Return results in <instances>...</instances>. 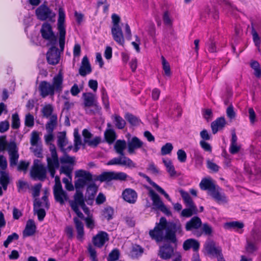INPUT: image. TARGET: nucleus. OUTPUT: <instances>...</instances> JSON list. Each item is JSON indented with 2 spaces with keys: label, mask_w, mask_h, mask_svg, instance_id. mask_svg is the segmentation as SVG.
Instances as JSON below:
<instances>
[{
  "label": "nucleus",
  "mask_w": 261,
  "mask_h": 261,
  "mask_svg": "<svg viewBox=\"0 0 261 261\" xmlns=\"http://www.w3.org/2000/svg\"><path fill=\"white\" fill-rule=\"evenodd\" d=\"M63 87V76L59 72L54 76L51 83L46 81L40 82L38 86V91L42 98H45L48 96L53 97L55 93L61 94Z\"/></svg>",
  "instance_id": "1"
},
{
  "label": "nucleus",
  "mask_w": 261,
  "mask_h": 261,
  "mask_svg": "<svg viewBox=\"0 0 261 261\" xmlns=\"http://www.w3.org/2000/svg\"><path fill=\"white\" fill-rule=\"evenodd\" d=\"M57 30L59 34V43L61 51H63L65 45L66 27L65 13L62 7H60L58 11L57 21Z\"/></svg>",
  "instance_id": "2"
},
{
  "label": "nucleus",
  "mask_w": 261,
  "mask_h": 261,
  "mask_svg": "<svg viewBox=\"0 0 261 261\" xmlns=\"http://www.w3.org/2000/svg\"><path fill=\"white\" fill-rule=\"evenodd\" d=\"M204 248L206 254L212 257H215L217 261H225L221 246L217 245L212 240H208L204 245Z\"/></svg>",
  "instance_id": "3"
},
{
  "label": "nucleus",
  "mask_w": 261,
  "mask_h": 261,
  "mask_svg": "<svg viewBox=\"0 0 261 261\" xmlns=\"http://www.w3.org/2000/svg\"><path fill=\"white\" fill-rule=\"evenodd\" d=\"M176 233L182 236L183 231L181 224L178 223H170L166 228V233L164 237L165 240L171 243L176 244L177 242Z\"/></svg>",
  "instance_id": "4"
},
{
  "label": "nucleus",
  "mask_w": 261,
  "mask_h": 261,
  "mask_svg": "<svg viewBox=\"0 0 261 261\" xmlns=\"http://www.w3.org/2000/svg\"><path fill=\"white\" fill-rule=\"evenodd\" d=\"M130 178L127 174L123 172L108 171L102 172L97 177L96 180L101 182H109L113 180L125 181Z\"/></svg>",
  "instance_id": "5"
},
{
  "label": "nucleus",
  "mask_w": 261,
  "mask_h": 261,
  "mask_svg": "<svg viewBox=\"0 0 261 261\" xmlns=\"http://www.w3.org/2000/svg\"><path fill=\"white\" fill-rule=\"evenodd\" d=\"M37 18L41 21L48 20L51 22L55 21L56 13L46 4H42L35 10Z\"/></svg>",
  "instance_id": "6"
},
{
  "label": "nucleus",
  "mask_w": 261,
  "mask_h": 261,
  "mask_svg": "<svg viewBox=\"0 0 261 261\" xmlns=\"http://www.w3.org/2000/svg\"><path fill=\"white\" fill-rule=\"evenodd\" d=\"M51 156H47L46 159L47 167L48 172L52 178H54L56 171L60 167V162L56 148L53 145L50 147Z\"/></svg>",
  "instance_id": "7"
},
{
  "label": "nucleus",
  "mask_w": 261,
  "mask_h": 261,
  "mask_svg": "<svg viewBox=\"0 0 261 261\" xmlns=\"http://www.w3.org/2000/svg\"><path fill=\"white\" fill-rule=\"evenodd\" d=\"M167 220L165 217H161L159 223H156L154 229L149 231V234L152 239L156 242H161L164 239V231L167 226Z\"/></svg>",
  "instance_id": "8"
},
{
  "label": "nucleus",
  "mask_w": 261,
  "mask_h": 261,
  "mask_svg": "<svg viewBox=\"0 0 261 261\" xmlns=\"http://www.w3.org/2000/svg\"><path fill=\"white\" fill-rule=\"evenodd\" d=\"M149 195L152 201L153 208L160 210L167 216L172 215L171 211L164 204L161 198L153 190L149 191Z\"/></svg>",
  "instance_id": "9"
},
{
  "label": "nucleus",
  "mask_w": 261,
  "mask_h": 261,
  "mask_svg": "<svg viewBox=\"0 0 261 261\" xmlns=\"http://www.w3.org/2000/svg\"><path fill=\"white\" fill-rule=\"evenodd\" d=\"M42 37L48 41L50 44L55 45L57 42V36L54 33L52 27L48 22H44L42 24L40 29Z\"/></svg>",
  "instance_id": "10"
},
{
  "label": "nucleus",
  "mask_w": 261,
  "mask_h": 261,
  "mask_svg": "<svg viewBox=\"0 0 261 261\" xmlns=\"http://www.w3.org/2000/svg\"><path fill=\"white\" fill-rule=\"evenodd\" d=\"M201 225L202 222L200 218L197 216H194L187 222L185 229L187 231H192L193 234L195 236L200 237L202 236V232L198 229L201 227Z\"/></svg>",
  "instance_id": "11"
},
{
  "label": "nucleus",
  "mask_w": 261,
  "mask_h": 261,
  "mask_svg": "<svg viewBox=\"0 0 261 261\" xmlns=\"http://www.w3.org/2000/svg\"><path fill=\"white\" fill-rule=\"evenodd\" d=\"M38 160H35L34 166L31 171V174L33 178L43 181L46 177V169L42 164L39 163Z\"/></svg>",
  "instance_id": "12"
},
{
  "label": "nucleus",
  "mask_w": 261,
  "mask_h": 261,
  "mask_svg": "<svg viewBox=\"0 0 261 261\" xmlns=\"http://www.w3.org/2000/svg\"><path fill=\"white\" fill-rule=\"evenodd\" d=\"M108 165H120L127 168H133L136 167V164L129 158L125 155H120L109 161Z\"/></svg>",
  "instance_id": "13"
},
{
  "label": "nucleus",
  "mask_w": 261,
  "mask_h": 261,
  "mask_svg": "<svg viewBox=\"0 0 261 261\" xmlns=\"http://www.w3.org/2000/svg\"><path fill=\"white\" fill-rule=\"evenodd\" d=\"M209 196L219 204H227L228 202V197L219 186L209 194Z\"/></svg>",
  "instance_id": "14"
},
{
  "label": "nucleus",
  "mask_w": 261,
  "mask_h": 261,
  "mask_svg": "<svg viewBox=\"0 0 261 261\" xmlns=\"http://www.w3.org/2000/svg\"><path fill=\"white\" fill-rule=\"evenodd\" d=\"M174 248L170 244H166L160 247L159 256L163 259L167 260L171 258L173 255L176 256V253Z\"/></svg>",
  "instance_id": "15"
},
{
  "label": "nucleus",
  "mask_w": 261,
  "mask_h": 261,
  "mask_svg": "<svg viewBox=\"0 0 261 261\" xmlns=\"http://www.w3.org/2000/svg\"><path fill=\"white\" fill-rule=\"evenodd\" d=\"M47 61L48 64L53 65L57 64L60 61V53L55 46L50 47L46 54Z\"/></svg>",
  "instance_id": "16"
},
{
  "label": "nucleus",
  "mask_w": 261,
  "mask_h": 261,
  "mask_svg": "<svg viewBox=\"0 0 261 261\" xmlns=\"http://www.w3.org/2000/svg\"><path fill=\"white\" fill-rule=\"evenodd\" d=\"M109 240V237L107 232L100 231L93 237L92 241L94 246L100 248L104 246Z\"/></svg>",
  "instance_id": "17"
},
{
  "label": "nucleus",
  "mask_w": 261,
  "mask_h": 261,
  "mask_svg": "<svg viewBox=\"0 0 261 261\" xmlns=\"http://www.w3.org/2000/svg\"><path fill=\"white\" fill-rule=\"evenodd\" d=\"M55 200L61 205L65 204V202L69 201L68 195L62 188L53 189Z\"/></svg>",
  "instance_id": "18"
},
{
  "label": "nucleus",
  "mask_w": 261,
  "mask_h": 261,
  "mask_svg": "<svg viewBox=\"0 0 261 261\" xmlns=\"http://www.w3.org/2000/svg\"><path fill=\"white\" fill-rule=\"evenodd\" d=\"M122 197L124 201L129 203L134 204L137 201L138 195L134 190L127 188L122 192Z\"/></svg>",
  "instance_id": "19"
},
{
  "label": "nucleus",
  "mask_w": 261,
  "mask_h": 261,
  "mask_svg": "<svg viewBox=\"0 0 261 261\" xmlns=\"http://www.w3.org/2000/svg\"><path fill=\"white\" fill-rule=\"evenodd\" d=\"M218 185L215 184L211 178H204L199 184L200 189L202 190L207 191L208 195Z\"/></svg>",
  "instance_id": "20"
},
{
  "label": "nucleus",
  "mask_w": 261,
  "mask_h": 261,
  "mask_svg": "<svg viewBox=\"0 0 261 261\" xmlns=\"http://www.w3.org/2000/svg\"><path fill=\"white\" fill-rule=\"evenodd\" d=\"M92 72V68L88 57L84 56L82 59L79 73L82 76H85Z\"/></svg>",
  "instance_id": "21"
},
{
  "label": "nucleus",
  "mask_w": 261,
  "mask_h": 261,
  "mask_svg": "<svg viewBox=\"0 0 261 261\" xmlns=\"http://www.w3.org/2000/svg\"><path fill=\"white\" fill-rule=\"evenodd\" d=\"M73 222L76 231V238L79 241L82 242L85 239L84 224L77 217L73 218Z\"/></svg>",
  "instance_id": "22"
},
{
  "label": "nucleus",
  "mask_w": 261,
  "mask_h": 261,
  "mask_svg": "<svg viewBox=\"0 0 261 261\" xmlns=\"http://www.w3.org/2000/svg\"><path fill=\"white\" fill-rule=\"evenodd\" d=\"M84 106L85 107L96 106L97 105V97L95 95L91 92L84 93Z\"/></svg>",
  "instance_id": "23"
},
{
  "label": "nucleus",
  "mask_w": 261,
  "mask_h": 261,
  "mask_svg": "<svg viewBox=\"0 0 261 261\" xmlns=\"http://www.w3.org/2000/svg\"><path fill=\"white\" fill-rule=\"evenodd\" d=\"M143 145V142L138 137H133L132 139L127 142V151L129 154L134 153L135 149L140 148Z\"/></svg>",
  "instance_id": "24"
},
{
  "label": "nucleus",
  "mask_w": 261,
  "mask_h": 261,
  "mask_svg": "<svg viewBox=\"0 0 261 261\" xmlns=\"http://www.w3.org/2000/svg\"><path fill=\"white\" fill-rule=\"evenodd\" d=\"M139 174L140 176L145 178L146 181L153 188H154L159 193L163 194L168 200L171 201V198L169 195L164 191L163 189L158 185L156 183L153 182L148 176L141 172H140Z\"/></svg>",
  "instance_id": "25"
},
{
  "label": "nucleus",
  "mask_w": 261,
  "mask_h": 261,
  "mask_svg": "<svg viewBox=\"0 0 261 261\" xmlns=\"http://www.w3.org/2000/svg\"><path fill=\"white\" fill-rule=\"evenodd\" d=\"M111 32L114 40L119 44L123 45L124 43V39L121 27H112Z\"/></svg>",
  "instance_id": "26"
},
{
  "label": "nucleus",
  "mask_w": 261,
  "mask_h": 261,
  "mask_svg": "<svg viewBox=\"0 0 261 261\" xmlns=\"http://www.w3.org/2000/svg\"><path fill=\"white\" fill-rule=\"evenodd\" d=\"M36 229V226L34 221L32 219H29L26 224L25 229L23 231V237L24 238L33 236Z\"/></svg>",
  "instance_id": "27"
},
{
  "label": "nucleus",
  "mask_w": 261,
  "mask_h": 261,
  "mask_svg": "<svg viewBox=\"0 0 261 261\" xmlns=\"http://www.w3.org/2000/svg\"><path fill=\"white\" fill-rule=\"evenodd\" d=\"M69 202L71 207H73V206L79 207V206H81L82 205H84L85 200L83 193L76 190L74 195V200H69Z\"/></svg>",
  "instance_id": "28"
},
{
  "label": "nucleus",
  "mask_w": 261,
  "mask_h": 261,
  "mask_svg": "<svg viewBox=\"0 0 261 261\" xmlns=\"http://www.w3.org/2000/svg\"><path fill=\"white\" fill-rule=\"evenodd\" d=\"M226 124V121L223 117L217 118L211 123L213 133L216 134L219 130L222 129Z\"/></svg>",
  "instance_id": "29"
},
{
  "label": "nucleus",
  "mask_w": 261,
  "mask_h": 261,
  "mask_svg": "<svg viewBox=\"0 0 261 261\" xmlns=\"http://www.w3.org/2000/svg\"><path fill=\"white\" fill-rule=\"evenodd\" d=\"M199 242L194 239H187L183 243V249L185 251L192 248L194 251H196L199 249Z\"/></svg>",
  "instance_id": "30"
},
{
  "label": "nucleus",
  "mask_w": 261,
  "mask_h": 261,
  "mask_svg": "<svg viewBox=\"0 0 261 261\" xmlns=\"http://www.w3.org/2000/svg\"><path fill=\"white\" fill-rule=\"evenodd\" d=\"M107 128L104 134L106 141L110 144H112L116 139V134L114 129L111 128L112 125L110 123H107Z\"/></svg>",
  "instance_id": "31"
},
{
  "label": "nucleus",
  "mask_w": 261,
  "mask_h": 261,
  "mask_svg": "<svg viewBox=\"0 0 261 261\" xmlns=\"http://www.w3.org/2000/svg\"><path fill=\"white\" fill-rule=\"evenodd\" d=\"M126 147V143L124 140H117L114 146L115 152L120 155H124V151Z\"/></svg>",
  "instance_id": "32"
},
{
  "label": "nucleus",
  "mask_w": 261,
  "mask_h": 261,
  "mask_svg": "<svg viewBox=\"0 0 261 261\" xmlns=\"http://www.w3.org/2000/svg\"><path fill=\"white\" fill-rule=\"evenodd\" d=\"M111 118L113 122L115 124L116 128L119 129H122L124 128L126 125L125 120L118 114H114L112 115Z\"/></svg>",
  "instance_id": "33"
},
{
  "label": "nucleus",
  "mask_w": 261,
  "mask_h": 261,
  "mask_svg": "<svg viewBox=\"0 0 261 261\" xmlns=\"http://www.w3.org/2000/svg\"><path fill=\"white\" fill-rule=\"evenodd\" d=\"M57 125V116L53 114L49 118V120L47 122L45 127L47 133H53L54 130Z\"/></svg>",
  "instance_id": "34"
},
{
  "label": "nucleus",
  "mask_w": 261,
  "mask_h": 261,
  "mask_svg": "<svg viewBox=\"0 0 261 261\" xmlns=\"http://www.w3.org/2000/svg\"><path fill=\"white\" fill-rule=\"evenodd\" d=\"M144 249L140 246L135 244L132 247L129 255L132 258H137L143 253Z\"/></svg>",
  "instance_id": "35"
},
{
  "label": "nucleus",
  "mask_w": 261,
  "mask_h": 261,
  "mask_svg": "<svg viewBox=\"0 0 261 261\" xmlns=\"http://www.w3.org/2000/svg\"><path fill=\"white\" fill-rule=\"evenodd\" d=\"M163 162L166 168L167 171L171 177L174 176L176 174L175 168L173 165L172 161L170 159H163Z\"/></svg>",
  "instance_id": "36"
},
{
  "label": "nucleus",
  "mask_w": 261,
  "mask_h": 261,
  "mask_svg": "<svg viewBox=\"0 0 261 261\" xmlns=\"http://www.w3.org/2000/svg\"><path fill=\"white\" fill-rule=\"evenodd\" d=\"M9 180L10 178L8 173L5 171H0V184L4 190L7 189Z\"/></svg>",
  "instance_id": "37"
},
{
  "label": "nucleus",
  "mask_w": 261,
  "mask_h": 261,
  "mask_svg": "<svg viewBox=\"0 0 261 261\" xmlns=\"http://www.w3.org/2000/svg\"><path fill=\"white\" fill-rule=\"evenodd\" d=\"M179 193L188 207L196 206L188 192L184 191L183 190H180Z\"/></svg>",
  "instance_id": "38"
},
{
  "label": "nucleus",
  "mask_w": 261,
  "mask_h": 261,
  "mask_svg": "<svg viewBox=\"0 0 261 261\" xmlns=\"http://www.w3.org/2000/svg\"><path fill=\"white\" fill-rule=\"evenodd\" d=\"M77 176L82 178L86 183L92 180V174L84 170H80L76 172Z\"/></svg>",
  "instance_id": "39"
},
{
  "label": "nucleus",
  "mask_w": 261,
  "mask_h": 261,
  "mask_svg": "<svg viewBox=\"0 0 261 261\" xmlns=\"http://www.w3.org/2000/svg\"><path fill=\"white\" fill-rule=\"evenodd\" d=\"M198 210L196 206L188 207V208L184 209L181 212V216L184 217H190L194 214H196Z\"/></svg>",
  "instance_id": "40"
},
{
  "label": "nucleus",
  "mask_w": 261,
  "mask_h": 261,
  "mask_svg": "<svg viewBox=\"0 0 261 261\" xmlns=\"http://www.w3.org/2000/svg\"><path fill=\"white\" fill-rule=\"evenodd\" d=\"M60 161L62 164H68L73 165L75 162V158L74 156H70L67 153H64V155L60 157Z\"/></svg>",
  "instance_id": "41"
},
{
  "label": "nucleus",
  "mask_w": 261,
  "mask_h": 261,
  "mask_svg": "<svg viewBox=\"0 0 261 261\" xmlns=\"http://www.w3.org/2000/svg\"><path fill=\"white\" fill-rule=\"evenodd\" d=\"M251 67L254 70V74L258 78L261 76V68L259 63L256 61H252L250 63Z\"/></svg>",
  "instance_id": "42"
},
{
  "label": "nucleus",
  "mask_w": 261,
  "mask_h": 261,
  "mask_svg": "<svg viewBox=\"0 0 261 261\" xmlns=\"http://www.w3.org/2000/svg\"><path fill=\"white\" fill-rule=\"evenodd\" d=\"M113 215L114 210L111 206L106 207L102 211V216L108 221L113 219Z\"/></svg>",
  "instance_id": "43"
},
{
  "label": "nucleus",
  "mask_w": 261,
  "mask_h": 261,
  "mask_svg": "<svg viewBox=\"0 0 261 261\" xmlns=\"http://www.w3.org/2000/svg\"><path fill=\"white\" fill-rule=\"evenodd\" d=\"M40 142V138L39 137V134L37 131H33L31 133V137L30 139V143L32 146L39 145Z\"/></svg>",
  "instance_id": "44"
},
{
  "label": "nucleus",
  "mask_w": 261,
  "mask_h": 261,
  "mask_svg": "<svg viewBox=\"0 0 261 261\" xmlns=\"http://www.w3.org/2000/svg\"><path fill=\"white\" fill-rule=\"evenodd\" d=\"M244 226L243 223L239 221H232L225 224V227L229 229H241Z\"/></svg>",
  "instance_id": "45"
},
{
  "label": "nucleus",
  "mask_w": 261,
  "mask_h": 261,
  "mask_svg": "<svg viewBox=\"0 0 261 261\" xmlns=\"http://www.w3.org/2000/svg\"><path fill=\"white\" fill-rule=\"evenodd\" d=\"M57 143L61 150H64V147L67 144V140L66 138L65 133H63L58 137Z\"/></svg>",
  "instance_id": "46"
},
{
  "label": "nucleus",
  "mask_w": 261,
  "mask_h": 261,
  "mask_svg": "<svg viewBox=\"0 0 261 261\" xmlns=\"http://www.w3.org/2000/svg\"><path fill=\"white\" fill-rule=\"evenodd\" d=\"M125 118L132 125H138L140 123V120L136 116L131 114H126Z\"/></svg>",
  "instance_id": "47"
},
{
  "label": "nucleus",
  "mask_w": 261,
  "mask_h": 261,
  "mask_svg": "<svg viewBox=\"0 0 261 261\" xmlns=\"http://www.w3.org/2000/svg\"><path fill=\"white\" fill-rule=\"evenodd\" d=\"M53 112V107L51 105H45L42 110V112L43 114V116L44 117L48 118L49 117H51L52 116Z\"/></svg>",
  "instance_id": "48"
},
{
  "label": "nucleus",
  "mask_w": 261,
  "mask_h": 261,
  "mask_svg": "<svg viewBox=\"0 0 261 261\" xmlns=\"http://www.w3.org/2000/svg\"><path fill=\"white\" fill-rule=\"evenodd\" d=\"M173 147L171 143H167L163 145L161 150V154L165 155L170 154L173 150Z\"/></svg>",
  "instance_id": "49"
},
{
  "label": "nucleus",
  "mask_w": 261,
  "mask_h": 261,
  "mask_svg": "<svg viewBox=\"0 0 261 261\" xmlns=\"http://www.w3.org/2000/svg\"><path fill=\"white\" fill-rule=\"evenodd\" d=\"M162 65L165 74L168 77H170L171 72L170 65L163 57H162Z\"/></svg>",
  "instance_id": "50"
},
{
  "label": "nucleus",
  "mask_w": 261,
  "mask_h": 261,
  "mask_svg": "<svg viewBox=\"0 0 261 261\" xmlns=\"http://www.w3.org/2000/svg\"><path fill=\"white\" fill-rule=\"evenodd\" d=\"M120 252L118 249H113L109 254L108 261H117L118 260Z\"/></svg>",
  "instance_id": "51"
},
{
  "label": "nucleus",
  "mask_w": 261,
  "mask_h": 261,
  "mask_svg": "<svg viewBox=\"0 0 261 261\" xmlns=\"http://www.w3.org/2000/svg\"><path fill=\"white\" fill-rule=\"evenodd\" d=\"M11 126L13 129H18L20 126V119L16 113L12 114Z\"/></svg>",
  "instance_id": "52"
},
{
  "label": "nucleus",
  "mask_w": 261,
  "mask_h": 261,
  "mask_svg": "<svg viewBox=\"0 0 261 261\" xmlns=\"http://www.w3.org/2000/svg\"><path fill=\"white\" fill-rule=\"evenodd\" d=\"M193 158L195 160V164L197 166H202L203 162V157L199 151L197 150L194 151Z\"/></svg>",
  "instance_id": "53"
},
{
  "label": "nucleus",
  "mask_w": 261,
  "mask_h": 261,
  "mask_svg": "<svg viewBox=\"0 0 261 261\" xmlns=\"http://www.w3.org/2000/svg\"><path fill=\"white\" fill-rule=\"evenodd\" d=\"M201 232L202 234H204L206 236H211L213 233V228L212 226L208 223H205L202 224L201 225Z\"/></svg>",
  "instance_id": "54"
},
{
  "label": "nucleus",
  "mask_w": 261,
  "mask_h": 261,
  "mask_svg": "<svg viewBox=\"0 0 261 261\" xmlns=\"http://www.w3.org/2000/svg\"><path fill=\"white\" fill-rule=\"evenodd\" d=\"M19 238V236L16 232H13L11 234L8 236L7 239L4 242V246L7 248L10 243L12 242L14 240H17Z\"/></svg>",
  "instance_id": "55"
},
{
  "label": "nucleus",
  "mask_w": 261,
  "mask_h": 261,
  "mask_svg": "<svg viewBox=\"0 0 261 261\" xmlns=\"http://www.w3.org/2000/svg\"><path fill=\"white\" fill-rule=\"evenodd\" d=\"M18 154L17 151L14 150L10 152V166H13L17 164L18 159Z\"/></svg>",
  "instance_id": "56"
},
{
  "label": "nucleus",
  "mask_w": 261,
  "mask_h": 261,
  "mask_svg": "<svg viewBox=\"0 0 261 261\" xmlns=\"http://www.w3.org/2000/svg\"><path fill=\"white\" fill-rule=\"evenodd\" d=\"M207 50L210 53H216L217 52V47L216 45V42L214 41L212 38H210L208 41L206 43Z\"/></svg>",
  "instance_id": "57"
},
{
  "label": "nucleus",
  "mask_w": 261,
  "mask_h": 261,
  "mask_svg": "<svg viewBox=\"0 0 261 261\" xmlns=\"http://www.w3.org/2000/svg\"><path fill=\"white\" fill-rule=\"evenodd\" d=\"M24 124L25 126L29 127H32L34 126V117L33 115L28 113L25 115Z\"/></svg>",
  "instance_id": "58"
},
{
  "label": "nucleus",
  "mask_w": 261,
  "mask_h": 261,
  "mask_svg": "<svg viewBox=\"0 0 261 261\" xmlns=\"http://www.w3.org/2000/svg\"><path fill=\"white\" fill-rule=\"evenodd\" d=\"M73 168L70 166H62L60 168V173H63L67 176L71 178V173Z\"/></svg>",
  "instance_id": "59"
},
{
  "label": "nucleus",
  "mask_w": 261,
  "mask_h": 261,
  "mask_svg": "<svg viewBox=\"0 0 261 261\" xmlns=\"http://www.w3.org/2000/svg\"><path fill=\"white\" fill-rule=\"evenodd\" d=\"M17 188L19 193H24L29 188V185L27 182L19 180L17 184Z\"/></svg>",
  "instance_id": "60"
},
{
  "label": "nucleus",
  "mask_w": 261,
  "mask_h": 261,
  "mask_svg": "<svg viewBox=\"0 0 261 261\" xmlns=\"http://www.w3.org/2000/svg\"><path fill=\"white\" fill-rule=\"evenodd\" d=\"M170 115L173 117H178L181 115V109L178 105H175L173 110H170Z\"/></svg>",
  "instance_id": "61"
},
{
  "label": "nucleus",
  "mask_w": 261,
  "mask_h": 261,
  "mask_svg": "<svg viewBox=\"0 0 261 261\" xmlns=\"http://www.w3.org/2000/svg\"><path fill=\"white\" fill-rule=\"evenodd\" d=\"M251 34L255 46L259 47V44H260V39L257 32L255 31L252 25L251 27Z\"/></svg>",
  "instance_id": "62"
},
{
  "label": "nucleus",
  "mask_w": 261,
  "mask_h": 261,
  "mask_svg": "<svg viewBox=\"0 0 261 261\" xmlns=\"http://www.w3.org/2000/svg\"><path fill=\"white\" fill-rule=\"evenodd\" d=\"M34 147H35V148L31 147V149L34 153L35 155L38 158H43L42 146L39 144Z\"/></svg>",
  "instance_id": "63"
},
{
  "label": "nucleus",
  "mask_w": 261,
  "mask_h": 261,
  "mask_svg": "<svg viewBox=\"0 0 261 261\" xmlns=\"http://www.w3.org/2000/svg\"><path fill=\"white\" fill-rule=\"evenodd\" d=\"M178 160L181 163H185L187 160V154L183 149H179L177 152Z\"/></svg>",
  "instance_id": "64"
}]
</instances>
